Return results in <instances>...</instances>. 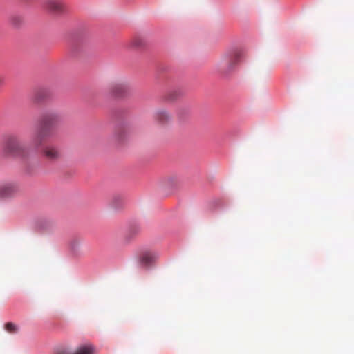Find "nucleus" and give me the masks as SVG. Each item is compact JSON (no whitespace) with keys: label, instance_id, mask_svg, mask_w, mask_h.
I'll list each match as a JSON object with an SVG mask.
<instances>
[{"label":"nucleus","instance_id":"obj_5","mask_svg":"<svg viewBox=\"0 0 354 354\" xmlns=\"http://www.w3.org/2000/svg\"><path fill=\"white\" fill-rule=\"evenodd\" d=\"M43 155L45 158L50 161H55L60 158V152L59 149L53 145H48L43 148Z\"/></svg>","mask_w":354,"mask_h":354},{"label":"nucleus","instance_id":"obj_4","mask_svg":"<svg viewBox=\"0 0 354 354\" xmlns=\"http://www.w3.org/2000/svg\"><path fill=\"white\" fill-rule=\"evenodd\" d=\"M17 190V185L14 183L0 185V200H6L14 196Z\"/></svg>","mask_w":354,"mask_h":354},{"label":"nucleus","instance_id":"obj_15","mask_svg":"<svg viewBox=\"0 0 354 354\" xmlns=\"http://www.w3.org/2000/svg\"><path fill=\"white\" fill-rule=\"evenodd\" d=\"M179 95V93L176 91H173L167 94L165 98L167 100H174L177 98Z\"/></svg>","mask_w":354,"mask_h":354},{"label":"nucleus","instance_id":"obj_11","mask_svg":"<svg viewBox=\"0 0 354 354\" xmlns=\"http://www.w3.org/2000/svg\"><path fill=\"white\" fill-rule=\"evenodd\" d=\"M129 129L124 126L119 127L117 130L114 131L113 137L118 142H122L125 139Z\"/></svg>","mask_w":354,"mask_h":354},{"label":"nucleus","instance_id":"obj_13","mask_svg":"<svg viewBox=\"0 0 354 354\" xmlns=\"http://www.w3.org/2000/svg\"><path fill=\"white\" fill-rule=\"evenodd\" d=\"M10 24L15 27H19L23 24V18L21 15H14L9 19Z\"/></svg>","mask_w":354,"mask_h":354},{"label":"nucleus","instance_id":"obj_14","mask_svg":"<svg viewBox=\"0 0 354 354\" xmlns=\"http://www.w3.org/2000/svg\"><path fill=\"white\" fill-rule=\"evenodd\" d=\"M4 329L10 333H15L19 331V327L13 322H9L4 325Z\"/></svg>","mask_w":354,"mask_h":354},{"label":"nucleus","instance_id":"obj_9","mask_svg":"<svg viewBox=\"0 0 354 354\" xmlns=\"http://www.w3.org/2000/svg\"><path fill=\"white\" fill-rule=\"evenodd\" d=\"M158 259L156 252L147 250L142 252L140 257V262L142 266L149 267L153 264Z\"/></svg>","mask_w":354,"mask_h":354},{"label":"nucleus","instance_id":"obj_12","mask_svg":"<svg viewBox=\"0 0 354 354\" xmlns=\"http://www.w3.org/2000/svg\"><path fill=\"white\" fill-rule=\"evenodd\" d=\"M145 46V40L140 36H135L129 41V46L134 48H140Z\"/></svg>","mask_w":354,"mask_h":354},{"label":"nucleus","instance_id":"obj_2","mask_svg":"<svg viewBox=\"0 0 354 354\" xmlns=\"http://www.w3.org/2000/svg\"><path fill=\"white\" fill-rule=\"evenodd\" d=\"M2 147L6 154L20 156L24 152V147L20 142L19 137L15 135H8L4 137Z\"/></svg>","mask_w":354,"mask_h":354},{"label":"nucleus","instance_id":"obj_3","mask_svg":"<svg viewBox=\"0 0 354 354\" xmlns=\"http://www.w3.org/2000/svg\"><path fill=\"white\" fill-rule=\"evenodd\" d=\"M44 8L53 13H62L66 8L62 0H45Z\"/></svg>","mask_w":354,"mask_h":354},{"label":"nucleus","instance_id":"obj_10","mask_svg":"<svg viewBox=\"0 0 354 354\" xmlns=\"http://www.w3.org/2000/svg\"><path fill=\"white\" fill-rule=\"evenodd\" d=\"M154 118L156 120L161 124H166L171 120V113L162 109L156 111Z\"/></svg>","mask_w":354,"mask_h":354},{"label":"nucleus","instance_id":"obj_1","mask_svg":"<svg viewBox=\"0 0 354 354\" xmlns=\"http://www.w3.org/2000/svg\"><path fill=\"white\" fill-rule=\"evenodd\" d=\"M62 116L57 111H46L40 115L39 123L41 128L32 138V145L38 149L46 140L51 136L52 130L62 121Z\"/></svg>","mask_w":354,"mask_h":354},{"label":"nucleus","instance_id":"obj_7","mask_svg":"<svg viewBox=\"0 0 354 354\" xmlns=\"http://www.w3.org/2000/svg\"><path fill=\"white\" fill-rule=\"evenodd\" d=\"M57 354H94V348L91 344H86L73 351L68 349L59 351Z\"/></svg>","mask_w":354,"mask_h":354},{"label":"nucleus","instance_id":"obj_6","mask_svg":"<svg viewBox=\"0 0 354 354\" xmlns=\"http://www.w3.org/2000/svg\"><path fill=\"white\" fill-rule=\"evenodd\" d=\"M127 91L128 86L124 83H113L108 88V93L113 97L122 96Z\"/></svg>","mask_w":354,"mask_h":354},{"label":"nucleus","instance_id":"obj_8","mask_svg":"<svg viewBox=\"0 0 354 354\" xmlns=\"http://www.w3.org/2000/svg\"><path fill=\"white\" fill-rule=\"evenodd\" d=\"M241 52L238 50L226 54L225 59L227 62V69L228 71L233 69L235 66L239 64L241 59Z\"/></svg>","mask_w":354,"mask_h":354}]
</instances>
